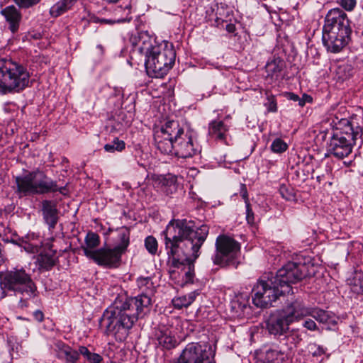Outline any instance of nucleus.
Wrapping results in <instances>:
<instances>
[{"mask_svg": "<svg viewBox=\"0 0 363 363\" xmlns=\"http://www.w3.org/2000/svg\"><path fill=\"white\" fill-rule=\"evenodd\" d=\"M208 232L207 225L196 228L191 220L173 219L168 223L162 235L171 279L179 277L184 284L193 283L194 262L200 256V249Z\"/></svg>", "mask_w": 363, "mask_h": 363, "instance_id": "nucleus-1", "label": "nucleus"}, {"mask_svg": "<svg viewBox=\"0 0 363 363\" xmlns=\"http://www.w3.org/2000/svg\"><path fill=\"white\" fill-rule=\"evenodd\" d=\"M137 284L141 294L135 297H117L104 312L100 322L105 325L106 335H113L117 340L123 341L138 320L145 308L151 303L155 285L150 277H140Z\"/></svg>", "mask_w": 363, "mask_h": 363, "instance_id": "nucleus-2", "label": "nucleus"}, {"mask_svg": "<svg viewBox=\"0 0 363 363\" xmlns=\"http://www.w3.org/2000/svg\"><path fill=\"white\" fill-rule=\"evenodd\" d=\"M352 30L347 14L341 9H330L325 16L322 40L328 52L338 53L348 44Z\"/></svg>", "mask_w": 363, "mask_h": 363, "instance_id": "nucleus-3", "label": "nucleus"}, {"mask_svg": "<svg viewBox=\"0 0 363 363\" xmlns=\"http://www.w3.org/2000/svg\"><path fill=\"white\" fill-rule=\"evenodd\" d=\"M0 288L4 292L19 296L18 306L27 307L28 300L38 295L37 286L31 274L23 267H16L0 272Z\"/></svg>", "mask_w": 363, "mask_h": 363, "instance_id": "nucleus-4", "label": "nucleus"}, {"mask_svg": "<svg viewBox=\"0 0 363 363\" xmlns=\"http://www.w3.org/2000/svg\"><path fill=\"white\" fill-rule=\"evenodd\" d=\"M331 124L335 128V133L330 140L329 151L335 157L342 159L347 157L351 152L353 145L362 135V130L357 126L355 129L347 118L335 117Z\"/></svg>", "mask_w": 363, "mask_h": 363, "instance_id": "nucleus-5", "label": "nucleus"}, {"mask_svg": "<svg viewBox=\"0 0 363 363\" xmlns=\"http://www.w3.org/2000/svg\"><path fill=\"white\" fill-rule=\"evenodd\" d=\"M140 50L145 54V67L149 74L162 77L172 68L175 60V52L167 45L157 44L149 38L144 41Z\"/></svg>", "mask_w": 363, "mask_h": 363, "instance_id": "nucleus-6", "label": "nucleus"}, {"mask_svg": "<svg viewBox=\"0 0 363 363\" xmlns=\"http://www.w3.org/2000/svg\"><path fill=\"white\" fill-rule=\"evenodd\" d=\"M15 192L19 197L60 192L64 194L66 186L59 187L57 182L48 177L42 170L37 169L27 174L18 176L15 179Z\"/></svg>", "mask_w": 363, "mask_h": 363, "instance_id": "nucleus-7", "label": "nucleus"}, {"mask_svg": "<svg viewBox=\"0 0 363 363\" xmlns=\"http://www.w3.org/2000/svg\"><path fill=\"white\" fill-rule=\"evenodd\" d=\"M30 74L23 65L11 60H0V93L20 92L29 86Z\"/></svg>", "mask_w": 363, "mask_h": 363, "instance_id": "nucleus-8", "label": "nucleus"}, {"mask_svg": "<svg viewBox=\"0 0 363 363\" xmlns=\"http://www.w3.org/2000/svg\"><path fill=\"white\" fill-rule=\"evenodd\" d=\"M252 293V302L257 308L270 307L280 296L287 294L279 286L272 272L265 273L260 277L253 286Z\"/></svg>", "mask_w": 363, "mask_h": 363, "instance_id": "nucleus-9", "label": "nucleus"}, {"mask_svg": "<svg viewBox=\"0 0 363 363\" xmlns=\"http://www.w3.org/2000/svg\"><path fill=\"white\" fill-rule=\"evenodd\" d=\"M240 250L238 242L228 235H220L216 240V253L212 257L213 264L220 266L235 265Z\"/></svg>", "mask_w": 363, "mask_h": 363, "instance_id": "nucleus-10", "label": "nucleus"}, {"mask_svg": "<svg viewBox=\"0 0 363 363\" xmlns=\"http://www.w3.org/2000/svg\"><path fill=\"white\" fill-rule=\"evenodd\" d=\"M306 271L305 264L289 262L277 272L274 279H276L279 286L282 287L285 292L289 294L292 290L291 285L304 278Z\"/></svg>", "mask_w": 363, "mask_h": 363, "instance_id": "nucleus-11", "label": "nucleus"}, {"mask_svg": "<svg viewBox=\"0 0 363 363\" xmlns=\"http://www.w3.org/2000/svg\"><path fill=\"white\" fill-rule=\"evenodd\" d=\"M214 352L206 342H191L183 350L177 363H212Z\"/></svg>", "mask_w": 363, "mask_h": 363, "instance_id": "nucleus-12", "label": "nucleus"}, {"mask_svg": "<svg viewBox=\"0 0 363 363\" xmlns=\"http://www.w3.org/2000/svg\"><path fill=\"white\" fill-rule=\"evenodd\" d=\"M121 253L116 248L102 247L95 252L86 251L85 256L99 266L114 267L121 261Z\"/></svg>", "mask_w": 363, "mask_h": 363, "instance_id": "nucleus-13", "label": "nucleus"}, {"mask_svg": "<svg viewBox=\"0 0 363 363\" xmlns=\"http://www.w3.org/2000/svg\"><path fill=\"white\" fill-rule=\"evenodd\" d=\"M312 308L305 306L303 301L296 299L279 311L290 324L298 322L305 317L310 316Z\"/></svg>", "mask_w": 363, "mask_h": 363, "instance_id": "nucleus-14", "label": "nucleus"}, {"mask_svg": "<svg viewBox=\"0 0 363 363\" xmlns=\"http://www.w3.org/2000/svg\"><path fill=\"white\" fill-rule=\"evenodd\" d=\"M197 152L198 148L194 144L191 135L188 131L174 142V155L178 157H192Z\"/></svg>", "mask_w": 363, "mask_h": 363, "instance_id": "nucleus-15", "label": "nucleus"}, {"mask_svg": "<svg viewBox=\"0 0 363 363\" xmlns=\"http://www.w3.org/2000/svg\"><path fill=\"white\" fill-rule=\"evenodd\" d=\"M290 325L279 311L272 314L266 320L267 330L275 337H284L289 330Z\"/></svg>", "mask_w": 363, "mask_h": 363, "instance_id": "nucleus-16", "label": "nucleus"}, {"mask_svg": "<svg viewBox=\"0 0 363 363\" xmlns=\"http://www.w3.org/2000/svg\"><path fill=\"white\" fill-rule=\"evenodd\" d=\"M42 212L43 218L48 225L50 230H52L59 220V211L57 208L56 203L50 200H44L42 201Z\"/></svg>", "mask_w": 363, "mask_h": 363, "instance_id": "nucleus-17", "label": "nucleus"}, {"mask_svg": "<svg viewBox=\"0 0 363 363\" xmlns=\"http://www.w3.org/2000/svg\"><path fill=\"white\" fill-rule=\"evenodd\" d=\"M310 316L325 325L327 330H333L339 320L333 313L318 308H312Z\"/></svg>", "mask_w": 363, "mask_h": 363, "instance_id": "nucleus-18", "label": "nucleus"}, {"mask_svg": "<svg viewBox=\"0 0 363 363\" xmlns=\"http://www.w3.org/2000/svg\"><path fill=\"white\" fill-rule=\"evenodd\" d=\"M155 182L156 187L166 195H171L177 191V177L175 175L171 174L159 175Z\"/></svg>", "mask_w": 363, "mask_h": 363, "instance_id": "nucleus-19", "label": "nucleus"}, {"mask_svg": "<svg viewBox=\"0 0 363 363\" xmlns=\"http://www.w3.org/2000/svg\"><path fill=\"white\" fill-rule=\"evenodd\" d=\"M1 13L9 24V29L11 32L12 33L18 32L22 18L21 11L14 6H9L4 8Z\"/></svg>", "mask_w": 363, "mask_h": 363, "instance_id": "nucleus-20", "label": "nucleus"}, {"mask_svg": "<svg viewBox=\"0 0 363 363\" xmlns=\"http://www.w3.org/2000/svg\"><path fill=\"white\" fill-rule=\"evenodd\" d=\"M155 336L158 344L166 350H170L177 345V340L172 330L164 325L158 328Z\"/></svg>", "mask_w": 363, "mask_h": 363, "instance_id": "nucleus-21", "label": "nucleus"}, {"mask_svg": "<svg viewBox=\"0 0 363 363\" xmlns=\"http://www.w3.org/2000/svg\"><path fill=\"white\" fill-rule=\"evenodd\" d=\"M55 350L57 352V357L64 359L66 363H77L79 359V350L77 351L62 341H57L55 343Z\"/></svg>", "mask_w": 363, "mask_h": 363, "instance_id": "nucleus-22", "label": "nucleus"}, {"mask_svg": "<svg viewBox=\"0 0 363 363\" xmlns=\"http://www.w3.org/2000/svg\"><path fill=\"white\" fill-rule=\"evenodd\" d=\"M157 131L164 135V137L173 140L174 142L186 133L184 127L177 121L166 122L161 129Z\"/></svg>", "mask_w": 363, "mask_h": 363, "instance_id": "nucleus-23", "label": "nucleus"}, {"mask_svg": "<svg viewBox=\"0 0 363 363\" xmlns=\"http://www.w3.org/2000/svg\"><path fill=\"white\" fill-rule=\"evenodd\" d=\"M229 127L220 120H213L208 124V135L213 139L223 142Z\"/></svg>", "mask_w": 363, "mask_h": 363, "instance_id": "nucleus-24", "label": "nucleus"}, {"mask_svg": "<svg viewBox=\"0 0 363 363\" xmlns=\"http://www.w3.org/2000/svg\"><path fill=\"white\" fill-rule=\"evenodd\" d=\"M290 352L279 342L277 346L269 349L266 352V363H284Z\"/></svg>", "mask_w": 363, "mask_h": 363, "instance_id": "nucleus-25", "label": "nucleus"}, {"mask_svg": "<svg viewBox=\"0 0 363 363\" xmlns=\"http://www.w3.org/2000/svg\"><path fill=\"white\" fill-rule=\"evenodd\" d=\"M21 246L29 253H37L43 246V240L34 233H28L23 238Z\"/></svg>", "mask_w": 363, "mask_h": 363, "instance_id": "nucleus-26", "label": "nucleus"}, {"mask_svg": "<svg viewBox=\"0 0 363 363\" xmlns=\"http://www.w3.org/2000/svg\"><path fill=\"white\" fill-rule=\"evenodd\" d=\"M302 340L301 333L299 329H291L287 331L279 341L281 345L291 352Z\"/></svg>", "mask_w": 363, "mask_h": 363, "instance_id": "nucleus-27", "label": "nucleus"}, {"mask_svg": "<svg viewBox=\"0 0 363 363\" xmlns=\"http://www.w3.org/2000/svg\"><path fill=\"white\" fill-rule=\"evenodd\" d=\"M155 146L161 153L164 155H174V141L173 140L164 137V135L156 131L154 135Z\"/></svg>", "mask_w": 363, "mask_h": 363, "instance_id": "nucleus-28", "label": "nucleus"}, {"mask_svg": "<svg viewBox=\"0 0 363 363\" xmlns=\"http://www.w3.org/2000/svg\"><path fill=\"white\" fill-rule=\"evenodd\" d=\"M56 257L54 252H43L38 255L36 265L40 270L48 271L55 264Z\"/></svg>", "mask_w": 363, "mask_h": 363, "instance_id": "nucleus-29", "label": "nucleus"}, {"mask_svg": "<svg viewBox=\"0 0 363 363\" xmlns=\"http://www.w3.org/2000/svg\"><path fill=\"white\" fill-rule=\"evenodd\" d=\"M79 0H60L50 9V14L52 17H58L72 9Z\"/></svg>", "mask_w": 363, "mask_h": 363, "instance_id": "nucleus-30", "label": "nucleus"}, {"mask_svg": "<svg viewBox=\"0 0 363 363\" xmlns=\"http://www.w3.org/2000/svg\"><path fill=\"white\" fill-rule=\"evenodd\" d=\"M284 65V62L280 58H274L268 62L265 66L267 75L272 79H277L281 77Z\"/></svg>", "mask_w": 363, "mask_h": 363, "instance_id": "nucleus-31", "label": "nucleus"}, {"mask_svg": "<svg viewBox=\"0 0 363 363\" xmlns=\"http://www.w3.org/2000/svg\"><path fill=\"white\" fill-rule=\"evenodd\" d=\"M215 15L216 18L213 25L216 27H223V23L228 21V18L230 16V9L225 4H217Z\"/></svg>", "mask_w": 363, "mask_h": 363, "instance_id": "nucleus-32", "label": "nucleus"}, {"mask_svg": "<svg viewBox=\"0 0 363 363\" xmlns=\"http://www.w3.org/2000/svg\"><path fill=\"white\" fill-rule=\"evenodd\" d=\"M199 294L197 291H191L189 294L181 296L176 297L172 299V304L174 308L181 309L184 307L189 306Z\"/></svg>", "mask_w": 363, "mask_h": 363, "instance_id": "nucleus-33", "label": "nucleus"}, {"mask_svg": "<svg viewBox=\"0 0 363 363\" xmlns=\"http://www.w3.org/2000/svg\"><path fill=\"white\" fill-rule=\"evenodd\" d=\"M248 301L243 297H236L230 302V311L233 316H242L244 315L245 310L247 308Z\"/></svg>", "mask_w": 363, "mask_h": 363, "instance_id": "nucleus-34", "label": "nucleus"}, {"mask_svg": "<svg viewBox=\"0 0 363 363\" xmlns=\"http://www.w3.org/2000/svg\"><path fill=\"white\" fill-rule=\"evenodd\" d=\"M85 245L82 247L84 254L86 251L95 252V248L100 244L99 236L93 232H89L85 237Z\"/></svg>", "mask_w": 363, "mask_h": 363, "instance_id": "nucleus-35", "label": "nucleus"}, {"mask_svg": "<svg viewBox=\"0 0 363 363\" xmlns=\"http://www.w3.org/2000/svg\"><path fill=\"white\" fill-rule=\"evenodd\" d=\"M120 244L115 247L121 254H123L129 245L130 232L127 228H123L118 233Z\"/></svg>", "mask_w": 363, "mask_h": 363, "instance_id": "nucleus-36", "label": "nucleus"}, {"mask_svg": "<svg viewBox=\"0 0 363 363\" xmlns=\"http://www.w3.org/2000/svg\"><path fill=\"white\" fill-rule=\"evenodd\" d=\"M79 353L84 357L89 363H101L103 360L100 354L91 352L88 348L84 346L79 347Z\"/></svg>", "mask_w": 363, "mask_h": 363, "instance_id": "nucleus-37", "label": "nucleus"}, {"mask_svg": "<svg viewBox=\"0 0 363 363\" xmlns=\"http://www.w3.org/2000/svg\"><path fill=\"white\" fill-rule=\"evenodd\" d=\"M125 144L123 140L115 138L111 143L104 145V150L108 152H113L114 151L121 152L125 149Z\"/></svg>", "mask_w": 363, "mask_h": 363, "instance_id": "nucleus-38", "label": "nucleus"}, {"mask_svg": "<svg viewBox=\"0 0 363 363\" xmlns=\"http://www.w3.org/2000/svg\"><path fill=\"white\" fill-rule=\"evenodd\" d=\"M145 247L150 254L155 255L158 249V243L156 238L152 235L147 236L145 240Z\"/></svg>", "mask_w": 363, "mask_h": 363, "instance_id": "nucleus-39", "label": "nucleus"}, {"mask_svg": "<svg viewBox=\"0 0 363 363\" xmlns=\"http://www.w3.org/2000/svg\"><path fill=\"white\" fill-rule=\"evenodd\" d=\"M287 148V144L280 138L275 139L271 145V150L275 153H282L285 152Z\"/></svg>", "mask_w": 363, "mask_h": 363, "instance_id": "nucleus-40", "label": "nucleus"}, {"mask_svg": "<svg viewBox=\"0 0 363 363\" xmlns=\"http://www.w3.org/2000/svg\"><path fill=\"white\" fill-rule=\"evenodd\" d=\"M308 352L314 357H320L325 354V350L322 346L319 345L315 343H310L308 345Z\"/></svg>", "mask_w": 363, "mask_h": 363, "instance_id": "nucleus-41", "label": "nucleus"}, {"mask_svg": "<svg viewBox=\"0 0 363 363\" xmlns=\"http://www.w3.org/2000/svg\"><path fill=\"white\" fill-rule=\"evenodd\" d=\"M279 193L282 198L287 201H292L295 199V194L292 188L288 187L286 185H281L279 188Z\"/></svg>", "mask_w": 363, "mask_h": 363, "instance_id": "nucleus-42", "label": "nucleus"}, {"mask_svg": "<svg viewBox=\"0 0 363 363\" xmlns=\"http://www.w3.org/2000/svg\"><path fill=\"white\" fill-rule=\"evenodd\" d=\"M21 8L28 9L38 4L40 0H13Z\"/></svg>", "mask_w": 363, "mask_h": 363, "instance_id": "nucleus-43", "label": "nucleus"}, {"mask_svg": "<svg viewBox=\"0 0 363 363\" xmlns=\"http://www.w3.org/2000/svg\"><path fill=\"white\" fill-rule=\"evenodd\" d=\"M340 6L347 11H352L357 5L356 0H340Z\"/></svg>", "mask_w": 363, "mask_h": 363, "instance_id": "nucleus-44", "label": "nucleus"}, {"mask_svg": "<svg viewBox=\"0 0 363 363\" xmlns=\"http://www.w3.org/2000/svg\"><path fill=\"white\" fill-rule=\"evenodd\" d=\"M352 290L357 294L363 295V279H354Z\"/></svg>", "mask_w": 363, "mask_h": 363, "instance_id": "nucleus-45", "label": "nucleus"}, {"mask_svg": "<svg viewBox=\"0 0 363 363\" xmlns=\"http://www.w3.org/2000/svg\"><path fill=\"white\" fill-rule=\"evenodd\" d=\"M303 326L310 331H316L318 330V328L315 322L311 318L305 320L304 322L303 323Z\"/></svg>", "mask_w": 363, "mask_h": 363, "instance_id": "nucleus-46", "label": "nucleus"}, {"mask_svg": "<svg viewBox=\"0 0 363 363\" xmlns=\"http://www.w3.org/2000/svg\"><path fill=\"white\" fill-rule=\"evenodd\" d=\"M246 220L248 223L252 224L255 222V216L250 203L246 205Z\"/></svg>", "mask_w": 363, "mask_h": 363, "instance_id": "nucleus-47", "label": "nucleus"}, {"mask_svg": "<svg viewBox=\"0 0 363 363\" xmlns=\"http://www.w3.org/2000/svg\"><path fill=\"white\" fill-rule=\"evenodd\" d=\"M286 97L288 99L294 101H298V105L300 106H303L306 104V101L301 99L299 96L292 92L286 93Z\"/></svg>", "mask_w": 363, "mask_h": 363, "instance_id": "nucleus-48", "label": "nucleus"}, {"mask_svg": "<svg viewBox=\"0 0 363 363\" xmlns=\"http://www.w3.org/2000/svg\"><path fill=\"white\" fill-rule=\"evenodd\" d=\"M240 188H241L240 194H241L242 199L245 200V206H246L247 203H250V202L248 201V197H247V196H248L247 191V189H246V186L245 184H241Z\"/></svg>", "mask_w": 363, "mask_h": 363, "instance_id": "nucleus-49", "label": "nucleus"}, {"mask_svg": "<svg viewBox=\"0 0 363 363\" xmlns=\"http://www.w3.org/2000/svg\"><path fill=\"white\" fill-rule=\"evenodd\" d=\"M268 110L272 112H275L277 110V103L273 96L269 98V107Z\"/></svg>", "mask_w": 363, "mask_h": 363, "instance_id": "nucleus-50", "label": "nucleus"}, {"mask_svg": "<svg viewBox=\"0 0 363 363\" xmlns=\"http://www.w3.org/2000/svg\"><path fill=\"white\" fill-rule=\"evenodd\" d=\"M33 317L37 321L42 322L44 319V314L41 311L37 310L33 312Z\"/></svg>", "mask_w": 363, "mask_h": 363, "instance_id": "nucleus-51", "label": "nucleus"}, {"mask_svg": "<svg viewBox=\"0 0 363 363\" xmlns=\"http://www.w3.org/2000/svg\"><path fill=\"white\" fill-rule=\"evenodd\" d=\"M272 256L275 257V259L278 258V262H281V260L286 259L288 258L289 253H287L286 251H284L283 252L279 255L273 254Z\"/></svg>", "mask_w": 363, "mask_h": 363, "instance_id": "nucleus-52", "label": "nucleus"}, {"mask_svg": "<svg viewBox=\"0 0 363 363\" xmlns=\"http://www.w3.org/2000/svg\"><path fill=\"white\" fill-rule=\"evenodd\" d=\"M225 30L229 33H234L236 30L235 25L232 23H228L225 26Z\"/></svg>", "mask_w": 363, "mask_h": 363, "instance_id": "nucleus-53", "label": "nucleus"}, {"mask_svg": "<svg viewBox=\"0 0 363 363\" xmlns=\"http://www.w3.org/2000/svg\"><path fill=\"white\" fill-rule=\"evenodd\" d=\"M303 99V100L306 101V102L310 101L311 100V98L308 95H307V94H304L303 95V97H302V99Z\"/></svg>", "mask_w": 363, "mask_h": 363, "instance_id": "nucleus-54", "label": "nucleus"}, {"mask_svg": "<svg viewBox=\"0 0 363 363\" xmlns=\"http://www.w3.org/2000/svg\"><path fill=\"white\" fill-rule=\"evenodd\" d=\"M101 22L106 23H110L111 22V21L108 20V19H101Z\"/></svg>", "mask_w": 363, "mask_h": 363, "instance_id": "nucleus-55", "label": "nucleus"}, {"mask_svg": "<svg viewBox=\"0 0 363 363\" xmlns=\"http://www.w3.org/2000/svg\"><path fill=\"white\" fill-rule=\"evenodd\" d=\"M97 48H98L99 49H100V50H102V46H101V45H99L97 46Z\"/></svg>", "mask_w": 363, "mask_h": 363, "instance_id": "nucleus-56", "label": "nucleus"}]
</instances>
